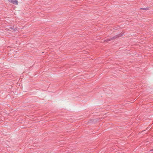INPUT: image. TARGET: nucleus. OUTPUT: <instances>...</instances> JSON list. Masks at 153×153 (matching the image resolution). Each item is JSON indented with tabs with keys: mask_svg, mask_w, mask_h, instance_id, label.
<instances>
[{
	"mask_svg": "<svg viewBox=\"0 0 153 153\" xmlns=\"http://www.w3.org/2000/svg\"><path fill=\"white\" fill-rule=\"evenodd\" d=\"M149 129V128H147V129H146V130H148Z\"/></svg>",
	"mask_w": 153,
	"mask_h": 153,
	"instance_id": "423d86ee",
	"label": "nucleus"
},
{
	"mask_svg": "<svg viewBox=\"0 0 153 153\" xmlns=\"http://www.w3.org/2000/svg\"><path fill=\"white\" fill-rule=\"evenodd\" d=\"M150 151H153V149L151 150Z\"/></svg>",
	"mask_w": 153,
	"mask_h": 153,
	"instance_id": "39448f33",
	"label": "nucleus"
},
{
	"mask_svg": "<svg viewBox=\"0 0 153 153\" xmlns=\"http://www.w3.org/2000/svg\"><path fill=\"white\" fill-rule=\"evenodd\" d=\"M10 28L11 29H13V28H12V27H10Z\"/></svg>",
	"mask_w": 153,
	"mask_h": 153,
	"instance_id": "0eeeda50",
	"label": "nucleus"
},
{
	"mask_svg": "<svg viewBox=\"0 0 153 153\" xmlns=\"http://www.w3.org/2000/svg\"><path fill=\"white\" fill-rule=\"evenodd\" d=\"M17 28H15L13 29V30L15 31H16V30H17Z\"/></svg>",
	"mask_w": 153,
	"mask_h": 153,
	"instance_id": "20e7f679",
	"label": "nucleus"
},
{
	"mask_svg": "<svg viewBox=\"0 0 153 153\" xmlns=\"http://www.w3.org/2000/svg\"><path fill=\"white\" fill-rule=\"evenodd\" d=\"M8 1L13 4H18V1L16 0H8Z\"/></svg>",
	"mask_w": 153,
	"mask_h": 153,
	"instance_id": "f03ea898",
	"label": "nucleus"
},
{
	"mask_svg": "<svg viewBox=\"0 0 153 153\" xmlns=\"http://www.w3.org/2000/svg\"><path fill=\"white\" fill-rule=\"evenodd\" d=\"M140 9H143V10H148L149 9L148 8L146 7V8H141Z\"/></svg>",
	"mask_w": 153,
	"mask_h": 153,
	"instance_id": "7ed1b4c3",
	"label": "nucleus"
},
{
	"mask_svg": "<svg viewBox=\"0 0 153 153\" xmlns=\"http://www.w3.org/2000/svg\"><path fill=\"white\" fill-rule=\"evenodd\" d=\"M123 33L122 34V33H120L118 35H117L115 36H113L112 38H111L110 39H107L106 40V41H110L111 40L113 39H115L116 38H118L119 37H120L121 36L123 35Z\"/></svg>",
	"mask_w": 153,
	"mask_h": 153,
	"instance_id": "f257e3e1",
	"label": "nucleus"
}]
</instances>
